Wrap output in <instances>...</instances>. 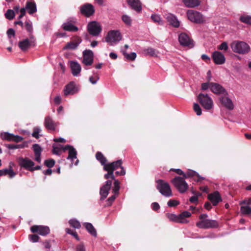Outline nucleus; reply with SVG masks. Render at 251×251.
<instances>
[{
  "mask_svg": "<svg viewBox=\"0 0 251 251\" xmlns=\"http://www.w3.org/2000/svg\"><path fill=\"white\" fill-rule=\"evenodd\" d=\"M122 161L121 160H118L116 161L107 163V165H105L103 169L104 171H107V173L104 175V178L105 179L111 178V179H115V176L114 175V171L119 168L121 169V171H117L115 174L117 176H124L126 174V171L124 167L122 166Z\"/></svg>",
  "mask_w": 251,
  "mask_h": 251,
  "instance_id": "nucleus-1",
  "label": "nucleus"
},
{
  "mask_svg": "<svg viewBox=\"0 0 251 251\" xmlns=\"http://www.w3.org/2000/svg\"><path fill=\"white\" fill-rule=\"evenodd\" d=\"M184 177L176 176L171 180V182L180 193H185L188 189V185Z\"/></svg>",
  "mask_w": 251,
  "mask_h": 251,
  "instance_id": "nucleus-2",
  "label": "nucleus"
},
{
  "mask_svg": "<svg viewBox=\"0 0 251 251\" xmlns=\"http://www.w3.org/2000/svg\"><path fill=\"white\" fill-rule=\"evenodd\" d=\"M232 50L236 53L244 54L248 53L250 50L249 46L244 42L234 41L231 44Z\"/></svg>",
  "mask_w": 251,
  "mask_h": 251,
  "instance_id": "nucleus-3",
  "label": "nucleus"
},
{
  "mask_svg": "<svg viewBox=\"0 0 251 251\" xmlns=\"http://www.w3.org/2000/svg\"><path fill=\"white\" fill-rule=\"evenodd\" d=\"M157 189L159 192L166 197L172 196L173 194L169 183L161 179L157 181Z\"/></svg>",
  "mask_w": 251,
  "mask_h": 251,
  "instance_id": "nucleus-4",
  "label": "nucleus"
},
{
  "mask_svg": "<svg viewBox=\"0 0 251 251\" xmlns=\"http://www.w3.org/2000/svg\"><path fill=\"white\" fill-rule=\"evenodd\" d=\"M198 100L203 108L208 110L213 108V101L208 94H200Z\"/></svg>",
  "mask_w": 251,
  "mask_h": 251,
  "instance_id": "nucleus-5",
  "label": "nucleus"
},
{
  "mask_svg": "<svg viewBox=\"0 0 251 251\" xmlns=\"http://www.w3.org/2000/svg\"><path fill=\"white\" fill-rule=\"evenodd\" d=\"M122 40V35L119 30H112L108 32L105 41L110 45L117 44Z\"/></svg>",
  "mask_w": 251,
  "mask_h": 251,
  "instance_id": "nucleus-6",
  "label": "nucleus"
},
{
  "mask_svg": "<svg viewBox=\"0 0 251 251\" xmlns=\"http://www.w3.org/2000/svg\"><path fill=\"white\" fill-rule=\"evenodd\" d=\"M187 15L188 19L195 23L201 24L204 21L202 15L200 12L194 10H188Z\"/></svg>",
  "mask_w": 251,
  "mask_h": 251,
  "instance_id": "nucleus-7",
  "label": "nucleus"
},
{
  "mask_svg": "<svg viewBox=\"0 0 251 251\" xmlns=\"http://www.w3.org/2000/svg\"><path fill=\"white\" fill-rule=\"evenodd\" d=\"M219 100L221 104L229 110H232L234 108V105L232 100L228 97L226 92L220 96Z\"/></svg>",
  "mask_w": 251,
  "mask_h": 251,
  "instance_id": "nucleus-8",
  "label": "nucleus"
},
{
  "mask_svg": "<svg viewBox=\"0 0 251 251\" xmlns=\"http://www.w3.org/2000/svg\"><path fill=\"white\" fill-rule=\"evenodd\" d=\"M87 30L91 35L96 36L99 35L101 32L102 28L99 23L92 21L88 24Z\"/></svg>",
  "mask_w": 251,
  "mask_h": 251,
  "instance_id": "nucleus-9",
  "label": "nucleus"
},
{
  "mask_svg": "<svg viewBox=\"0 0 251 251\" xmlns=\"http://www.w3.org/2000/svg\"><path fill=\"white\" fill-rule=\"evenodd\" d=\"M178 41L182 46L187 47L189 48H192L194 46L193 41L185 33H181L179 35Z\"/></svg>",
  "mask_w": 251,
  "mask_h": 251,
  "instance_id": "nucleus-10",
  "label": "nucleus"
},
{
  "mask_svg": "<svg viewBox=\"0 0 251 251\" xmlns=\"http://www.w3.org/2000/svg\"><path fill=\"white\" fill-rule=\"evenodd\" d=\"M94 61V53L90 50H85L83 51L82 63L86 66H91Z\"/></svg>",
  "mask_w": 251,
  "mask_h": 251,
  "instance_id": "nucleus-11",
  "label": "nucleus"
},
{
  "mask_svg": "<svg viewBox=\"0 0 251 251\" xmlns=\"http://www.w3.org/2000/svg\"><path fill=\"white\" fill-rule=\"evenodd\" d=\"M81 14L85 17H89L92 16L95 11L94 6L90 3L84 4L79 7Z\"/></svg>",
  "mask_w": 251,
  "mask_h": 251,
  "instance_id": "nucleus-12",
  "label": "nucleus"
},
{
  "mask_svg": "<svg viewBox=\"0 0 251 251\" xmlns=\"http://www.w3.org/2000/svg\"><path fill=\"white\" fill-rule=\"evenodd\" d=\"M196 226L200 228H209L217 227L218 224L215 220L206 219L197 222Z\"/></svg>",
  "mask_w": 251,
  "mask_h": 251,
  "instance_id": "nucleus-13",
  "label": "nucleus"
},
{
  "mask_svg": "<svg viewBox=\"0 0 251 251\" xmlns=\"http://www.w3.org/2000/svg\"><path fill=\"white\" fill-rule=\"evenodd\" d=\"M30 230L33 233H38L42 236H46L50 232L49 227L44 226H33L30 227Z\"/></svg>",
  "mask_w": 251,
  "mask_h": 251,
  "instance_id": "nucleus-14",
  "label": "nucleus"
},
{
  "mask_svg": "<svg viewBox=\"0 0 251 251\" xmlns=\"http://www.w3.org/2000/svg\"><path fill=\"white\" fill-rule=\"evenodd\" d=\"M0 137L2 140L16 142H21L24 139V138L21 136L15 135L7 132L1 133Z\"/></svg>",
  "mask_w": 251,
  "mask_h": 251,
  "instance_id": "nucleus-15",
  "label": "nucleus"
},
{
  "mask_svg": "<svg viewBox=\"0 0 251 251\" xmlns=\"http://www.w3.org/2000/svg\"><path fill=\"white\" fill-rule=\"evenodd\" d=\"M240 204L243 205L241 207V212L244 215H249L251 214V198H247L240 201Z\"/></svg>",
  "mask_w": 251,
  "mask_h": 251,
  "instance_id": "nucleus-16",
  "label": "nucleus"
},
{
  "mask_svg": "<svg viewBox=\"0 0 251 251\" xmlns=\"http://www.w3.org/2000/svg\"><path fill=\"white\" fill-rule=\"evenodd\" d=\"M78 91V88L74 82H71L65 86L64 89V95L67 96L74 95Z\"/></svg>",
  "mask_w": 251,
  "mask_h": 251,
  "instance_id": "nucleus-17",
  "label": "nucleus"
},
{
  "mask_svg": "<svg viewBox=\"0 0 251 251\" xmlns=\"http://www.w3.org/2000/svg\"><path fill=\"white\" fill-rule=\"evenodd\" d=\"M112 185V181L108 180L105 182V184L103 185L100 189V194L101 196V200L105 199L109 194Z\"/></svg>",
  "mask_w": 251,
  "mask_h": 251,
  "instance_id": "nucleus-18",
  "label": "nucleus"
},
{
  "mask_svg": "<svg viewBox=\"0 0 251 251\" xmlns=\"http://www.w3.org/2000/svg\"><path fill=\"white\" fill-rule=\"evenodd\" d=\"M19 165L21 167H23L29 171H32L33 167L34 166V163L27 158H20L19 159Z\"/></svg>",
  "mask_w": 251,
  "mask_h": 251,
  "instance_id": "nucleus-19",
  "label": "nucleus"
},
{
  "mask_svg": "<svg viewBox=\"0 0 251 251\" xmlns=\"http://www.w3.org/2000/svg\"><path fill=\"white\" fill-rule=\"evenodd\" d=\"M212 58L214 63L217 65L223 64L226 61L224 55L222 52L218 51H215L213 52Z\"/></svg>",
  "mask_w": 251,
  "mask_h": 251,
  "instance_id": "nucleus-20",
  "label": "nucleus"
},
{
  "mask_svg": "<svg viewBox=\"0 0 251 251\" xmlns=\"http://www.w3.org/2000/svg\"><path fill=\"white\" fill-rule=\"evenodd\" d=\"M75 19L74 18H71L70 22H66L63 24L62 27L65 31H71V32H76L78 31V28L76 26L72 24V23H75Z\"/></svg>",
  "mask_w": 251,
  "mask_h": 251,
  "instance_id": "nucleus-21",
  "label": "nucleus"
},
{
  "mask_svg": "<svg viewBox=\"0 0 251 251\" xmlns=\"http://www.w3.org/2000/svg\"><path fill=\"white\" fill-rule=\"evenodd\" d=\"M70 67L73 75L75 76H78L81 70L80 65L76 61H71L70 62Z\"/></svg>",
  "mask_w": 251,
  "mask_h": 251,
  "instance_id": "nucleus-22",
  "label": "nucleus"
},
{
  "mask_svg": "<svg viewBox=\"0 0 251 251\" xmlns=\"http://www.w3.org/2000/svg\"><path fill=\"white\" fill-rule=\"evenodd\" d=\"M127 2L131 9L140 12L142 9V3L140 0H127Z\"/></svg>",
  "mask_w": 251,
  "mask_h": 251,
  "instance_id": "nucleus-23",
  "label": "nucleus"
},
{
  "mask_svg": "<svg viewBox=\"0 0 251 251\" xmlns=\"http://www.w3.org/2000/svg\"><path fill=\"white\" fill-rule=\"evenodd\" d=\"M208 199L212 203L213 205H216L222 201V198L218 191H215L208 195Z\"/></svg>",
  "mask_w": 251,
  "mask_h": 251,
  "instance_id": "nucleus-24",
  "label": "nucleus"
},
{
  "mask_svg": "<svg viewBox=\"0 0 251 251\" xmlns=\"http://www.w3.org/2000/svg\"><path fill=\"white\" fill-rule=\"evenodd\" d=\"M63 150L69 151V155L67 157V159L71 160L72 161H73L74 159L76 158L77 151L73 146L68 145H66L64 147Z\"/></svg>",
  "mask_w": 251,
  "mask_h": 251,
  "instance_id": "nucleus-25",
  "label": "nucleus"
},
{
  "mask_svg": "<svg viewBox=\"0 0 251 251\" xmlns=\"http://www.w3.org/2000/svg\"><path fill=\"white\" fill-rule=\"evenodd\" d=\"M165 18L167 22L172 26L176 27L179 26V22L174 15L171 13H168L165 15Z\"/></svg>",
  "mask_w": 251,
  "mask_h": 251,
  "instance_id": "nucleus-26",
  "label": "nucleus"
},
{
  "mask_svg": "<svg viewBox=\"0 0 251 251\" xmlns=\"http://www.w3.org/2000/svg\"><path fill=\"white\" fill-rule=\"evenodd\" d=\"M13 165L12 163H10L9 167L2 170H0V176L8 175L9 177L12 178L14 177L16 174L12 169L11 165Z\"/></svg>",
  "mask_w": 251,
  "mask_h": 251,
  "instance_id": "nucleus-27",
  "label": "nucleus"
},
{
  "mask_svg": "<svg viewBox=\"0 0 251 251\" xmlns=\"http://www.w3.org/2000/svg\"><path fill=\"white\" fill-rule=\"evenodd\" d=\"M210 90L214 93L222 95L226 92L220 84L213 82H211Z\"/></svg>",
  "mask_w": 251,
  "mask_h": 251,
  "instance_id": "nucleus-28",
  "label": "nucleus"
},
{
  "mask_svg": "<svg viewBox=\"0 0 251 251\" xmlns=\"http://www.w3.org/2000/svg\"><path fill=\"white\" fill-rule=\"evenodd\" d=\"M44 125L48 129L50 130H54L57 126V124L50 116L45 118Z\"/></svg>",
  "mask_w": 251,
  "mask_h": 251,
  "instance_id": "nucleus-29",
  "label": "nucleus"
},
{
  "mask_svg": "<svg viewBox=\"0 0 251 251\" xmlns=\"http://www.w3.org/2000/svg\"><path fill=\"white\" fill-rule=\"evenodd\" d=\"M32 149L35 154V160L38 163H40L41 161V153L42 151L41 147L38 144H35L33 145Z\"/></svg>",
  "mask_w": 251,
  "mask_h": 251,
  "instance_id": "nucleus-30",
  "label": "nucleus"
},
{
  "mask_svg": "<svg viewBox=\"0 0 251 251\" xmlns=\"http://www.w3.org/2000/svg\"><path fill=\"white\" fill-rule=\"evenodd\" d=\"M25 7L27 12L30 15L37 11L36 3L33 1H27Z\"/></svg>",
  "mask_w": 251,
  "mask_h": 251,
  "instance_id": "nucleus-31",
  "label": "nucleus"
},
{
  "mask_svg": "<svg viewBox=\"0 0 251 251\" xmlns=\"http://www.w3.org/2000/svg\"><path fill=\"white\" fill-rule=\"evenodd\" d=\"M32 41L29 39H26L19 42V47L23 51H26L31 46Z\"/></svg>",
  "mask_w": 251,
  "mask_h": 251,
  "instance_id": "nucleus-32",
  "label": "nucleus"
},
{
  "mask_svg": "<svg viewBox=\"0 0 251 251\" xmlns=\"http://www.w3.org/2000/svg\"><path fill=\"white\" fill-rule=\"evenodd\" d=\"M185 5L188 7L194 8L199 6L200 0H182Z\"/></svg>",
  "mask_w": 251,
  "mask_h": 251,
  "instance_id": "nucleus-33",
  "label": "nucleus"
},
{
  "mask_svg": "<svg viewBox=\"0 0 251 251\" xmlns=\"http://www.w3.org/2000/svg\"><path fill=\"white\" fill-rule=\"evenodd\" d=\"M82 40L80 38H78L76 42H69L64 47V50H75L77 48L79 44L81 42Z\"/></svg>",
  "mask_w": 251,
  "mask_h": 251,
  "instance_id": "nucleus-34",
  "label": "nucleus"
},
{
  "mask_svg": "<svg viewBox=\"0 0 251 251\" xmlns=\"http://www.w3.org/2000/svg\"><path fill=\"white\" fill-rule=\"evenodd\" d=\"M84 226H85L86 229L88 231V232L92 236L94 237H97V233L96 229L92 225V224L90 223H84Z\"/></svg>",
  "mask_w": 251,
  "mask_h": 251,
  "instance_id": "nucleus-35",
  "label": "nucleus"
},
{
  "mask_svg": "<svg viewBox=\"0 0 251 251\" xmlns=\"http://www.w3.org/2000/svg\"><path fill=\"white\" fill-rule=\"evenodd\" d=\"M144 53L151 56H157L158 51L152 48H148L144 50Z\"/></svg>",
  "mask_w": 251,
  "mask_h": 251,
  "instance_id": "nucleus-36",
  "label": "nucleus"
},
{
  "mask_svg": "<svg viewBox=\"0 0 251 251\" xmlns=\"http://www.w3.org/2000/svg\"><path fill=\"white\" fill-rule=\"evenodd\" d=\"M96 157L97 159L100 162L101 164L103 166V167L105 165H107V164H106L107 161L106 158L100 152H97Z\"/></svg>",
  "mask_w": 251,
  "mask_h": 251,
  "instance_id": "nucleus-37",
  "label": "nucleus"
},
{
  "mask_svg": "<svg viewBox=\"0 0 251 251\" xmlns=\"http://www.w3.org/2000/svg\"><path fill=\"white\" fill-rule=\"evenodd\" d=\"M121 51L125 56V57L128 60H134L136 57V54L135 52H131L129 54L126 53V50L121 49Z\"/></svg>",
  "mask_w": 251,
  "mask_h": 251,
  "instance_id": "nucleus-38",
  "label": "nucleus"
},
{
  "mask_svg": "<svg viewBox=\"0 0 251 251\" xmlns=\"http://www.w3.org/2000/svg\"><path fill=\"white\" fill-rule=\"evenodd\" d=\"M69 223L71 226L75 228H79L81 227V225L79 222L75 219H71L69 221Z\"/></svg>",
  "mask_w": 251,
  "mask_h": 251,
  "instance_id": "nucleus-39",
  "label": "nucleus"
},
{
  "mask_svg": "<svg viewBox=\"0 0 251 251\" xmlns=\"http://www.w3.org/2000/svg\"><path fill=\"white\" fill-rule=\"evenodd\" d=\"M113 180H114V186H113V188L112 189V191L115 195H118L119 194V189L120 188V183L118 180L116 179L115 178V179H113Z\"/></svg>",
  "mask_w": 251,
  "mask_h": 251,
  "instance_id": "nucleus-40",
  "label": "nucleus"
},
{
  "mask_svg": "<svg viewBox=\"0 0 251 251\" xmlns=\"http://www.w3.org/2000/svg\"><path fill=\"white\" fill-rule=\"evenodd\" d=\"M240 21L245 24L251 25V16L242 15L240 17Z\"/></svg>",
  "mask_w": 251,
  "mask_h": 251,
  "instance_id": "nucleus-41",
  "label": "nucleus"
},
{
  "mask_svg": "<svg viewBox=\"0 0 251 251\" xmlns=\"http://www.w3.org/2000/svg\"><path fill=\"white\" fill-rule=\"evenodd\" d=\"M122 20L127 26H130L131 25L132 19L129 16L126 14L123 15L122 17Z\"/></svg>",
  "mask_w": 251,
  "mask_h": 251,
  "instance_id": "nucleus-42",
  "label": "nucleus"
},
{
  "mask_svg": "<svg viewBox=\"0 0 251 251\" xmlns=\"http://www.w3.org/2000/svg\"><path fill=\"white\" fill-rule=\"evenodd\" d=\"M195 176H197L199 177V179L198 181H199L200 179H204L203 177H201L197 173L193 171H189L186 174L185 173V174H184V178H187Z\"/></svg>",
  "mask_w": 251,
  "mask_h": 251,
  "instance_id": "nucleus-43",
  "label": "nucleus"
},
{
  "mask_svg": "<svg viewBox=\"0 0 251 251\" xmlns=\"http://www.w3.org/2000/svg\"><path fill=\"white\" fill-rule=\"evenodd\" d=\"M151 19L154 23H157L159 25H163V22L161 18H160V16H159L158 15H152L151 16Z\"/></svg>",
  "mask_w": 251,
  "mask_h": 251,
  "instance_id": "nucleus-44",
  "label": "nucleus"
},
{
  "mask_svg": "<svg viewBox=\"0 0 251 251\" xmlns=\"http://www.w3.org/2000/svg\"><path fill=\"white\" fill-rule=\"evenodd\" d=\"M25 26L26 30L28 32L31 33L32 32V30H33L32 24L30 21H29V20L26 21L25 23Z\"/></svg>",
  "mask_w": 251,
  "mask_h": 251,
  "instance_id": "nucleus-45",
  "label": "nucleus"
},
{
  "mask_svg": "<svg viewBox=\"0 0 251 251\" xmlns=\"http://www.w3.org/2000/svg\"><path fill=\"white\" fill-rule=\"evenodd\" d=\"M41 129L39 127H35L33 128V131L32 133V136L36 139L39 138L40 137L39 133L41 132Z\"/></svg>",
  "mask_w": 251,
  "mask_h": 251,
  "instance_id": "nucleus-46",
  "label": "nucleus"
},
{
  "mask_svg": "<svg viewBox=\"0 0 251 251\" xmlns=\"http://www.w3.org/2000/svg\"><path fill=\"white\" fill-rule=\"evenodd\" d=\"M5 17L9 20H12L15 16L14 11L12 10H8L5 14Z\"/></svg>",
  "mask_w": 251,
  "mask_h": 251,
  "instance_id": "nucleus-47",
  "label": "nucleus"
},
{
  "mask_svg": "<svg viewBox=\"0 0 251 251\" xmlns=\"http://www.w3.org/2000/svg\"><path fill=\"white\" fill-rule=\"evenodd\" d=\"M193 108L197 115L200 116L201 114V109L198 103L194 104Z\"/></svg>",
  "mask_w": 251,
  "mask_h": 251,
  "instance_id": "nucleus-48",
  "label": "nucleus"
},
{
  "mask_svg": "<svg viewBox=\"0 0 251 251\" xmlns=\"http://www.w3.org/2000/svg\"><path fill=\"white\" fill-rule=\"evenodd\" d=\"M179 204V201L175 200H170L168 201L167 204L169 207H175Z\"/></svg>",
  "mask_w": 251,
  "mask_h": 251,
  "instance_id": "nucleus-49",
  "label": "nucleus"
},
{
  "mask_svg": "<svg viewBox=\"0 0 251 251\" xmlns=\"http://www.w3.org/2000/svg\"><path fill=\"white\" fill-rule=\"evenodd\" d=\"M64 147H55V145H53V153L54 154H57V155H60L62 150H63V148Z\"/></svg>",
  "mask_w": 251,
  "mask_h": 251,
  "instance_id": "nucleus-50",
  "label": "nucleus"
},
{
  "mask_svg": "<svg viewBox=\"0 0 251 251\" xmlns=\"http://www.w3.org/2000/svg\"><path fill=\"white\" fill-rule=\"evenodd\" d=\"M29 240L33 242H37L39 239V237L35 234L29 235L28 236Z\"/></svg>",
  "mask_w": 251,
  "mask_h": 251,
  "instance_id": "nucleus-51",
  "label": "nucleus"
},
{
  "mask_svg": "<svg viewBox=\"0 0 251 251\" xmlns=\"http://www.w3.org/2000/svg\"><path fill=\"white\" fill-rule=\"evenodd\" d=\"M99 79V76L98 75H95L94 76H91L89 77V81L92 84H95L97 83Z\"/></svg>",
  "mask_w": 251,
  "mask_h": 251,
  "instance_id": "nucleus-52",
  "label": "nucleus"
},
{
  "mask_svg": "<svg viewBox=\"0 0 251 251\" xmlns=\"http://www.w3.org/2000/svg\"><path fill=\"white\" fill-rule=\"evenodd\" d=\"M44 163L47 167L51 168L54 166L55 161L53 159L46 160Z\"/></svg>",
  "mask_w": 251,
  "mask_h": 251,
  "instance_id": "nucleus-53",
  "label": "nucleus"
},
{
  "mask_svg": "<svg viewBox=\"0 0 251 251\" xmlns=\"http://www.w3.org/2000/svg\"><path fill=\"white\" fill-rule=\"evenodd\" d=\"M228 48L227 44L224 42H223L219 46L218 49L220 50L226 51Z\"/></svg>",
  "mask_w": 251,
  "mask_h": 251,
  "instance_id": "nucleus-54",
  "label": "nucleus"
},
{
  "mask_svg": "<svg viewBox=\"0 0 251 251\" xmlns=\"http://www.w3.org/2000/svg\"><path fill=\"white\" fill-rule=\"evenodd\" d=\"M7 34L8 38L10 40L12 37H14L15 35V31L12 28L9 29L7 31Z\"/></svg>",
  "mask_w": 251,
  "mask_h": 251,
  "instance_id": "nucleus-55",
  "label": "nucleus"
},
{
  "mask_svg": "<svg viewBox=\"0 0 251 251\" xmlns=\"http://www.w3.org/2000/svg\"><path fill=\"white\" fill-rule=\"evenodd\" d=\"M168 218L169 219V220H170L171 221L177 222V220H178L177 215H176L174 214H168Z\"/></svg>",
  "mask_w": 251,
  "mask_h": 251,
  "instance_id": "nucleus-56",
  "label": "nucleus"
},
{
  "mask_svg": "<svg viewBox=\"0 0 251 251\" xmlns=\"http://www.w3.org/2000/svg\"><path fill=\"white\" fill-rule=\"evenodd\" d=\"M177 223H180L182 224H186L188 222V221L186 219V218L184 217H180V214L177 215Z\"/></svg>",
  "mask_w": 251,
  "mask_h": 251,
  "instance_id": "nucleus-57",
  "label": "nucleus"
},
{
  "mask_svg": "<svg viewBox=\"0 0 251 251\" xmlns=\"http://www.w3.org/2000/svg\"><path fill=\"white\" fill-rule=\"evenodd\" d=\"M211 83H203L201 84V89L206 90L208 88L210 89Z\"/></svg>",
  "mask_w": 251,
  "mask_h": 251,
  "instance_id": "nucleus-58",
  "label": "nucleus"
},
{
  "mask_svg": "<svg viewBox=\"0 0 251 251\" xmlns=\"http://www.w3.org/2000/svg\"><path fill=\"white\" fill-rule=\"evenodd\" d=\"M191 216V213L187 211H185L180 214V217H184L185 218L189 217Z\"/></svg>",
  "mask_w": 251,
  "mask_h": 251,
  "instance_id": "nucleus-59",
  "label": "nucleus"
},
{
  "mask_svg": "<svg viewBox=\"0 0 251 251\" xmlns=\"http://www.w3.org/2000/svg\"><path fill=\"white\" fill-rule=\"evenodd\" d=\"M76 251H86L85 248L83 245L79 244L76 247Z\"/></svg>",
  "mask_w": 251,
  "mask_h": 251,
  "instance_id": "nucleus-60",
  "label": "nucleus"
},
{
  "mask_svg": "<svg viewBox=\"0 0 251 251\" xmlns=\"http://www.w3.org/2000/svg\"><path fill=\"white\" fill-rule=\"evenodd\" d=\"M61 98L59 95L57 96L54 99V102L56 104H59L61 103Z\"/></svg>",
  "mask_w": 251,
  "mask_h": 251,
  "instance_id": "nucleus-61",
  "label": "nucleus"
},
{
  "mask_svg": "<svg viewBox=\"0 0 251 251\" xmlns=\"http://www.w3.org/2000/svg\"><path fill=\"white\" fill-rule=\"evenodd\" d=\"M160 208V206L157 202H153L152 203V208L153 210L156 211Z\"/></svg>",
  "mask_w": 251,
  "mask_h": 251,
  "instance_id": "nucleus-62",
  "label": "nucleus"
},
{
  "mask_svg": "<svg viewBox=\"0 0 251 251\" xmlns=\"http://www.w3.org/2000/svg\"><path fill=\"white\" fill-rule=\"evenodd\" d=\"M171 170H173V171L176 172L178 175H182L183 176L182 177H184V174H185V173L181 170H180L179 169H171Z\"/></svg>",
  "mask_w": 251,
  "mask_h": 251,
  "instance_id": "nucleus-63",
  "label": "nucleus"
},
{
  "mask_svg": "<svg viewBox=\"0 0 251 251\" xmlns=\"http://www.w3.org/2000/svg\"><path fill=\"white\" fill-rule=\"evenodd\" d=\"M190 201L192 203H197L198 201V198L197 196H194L190 198Z\"/></svg>",
  "mask_w": 251,
  "mask_h": 251,
  "instance_id": "nucleus-64",
  "label": "nucleus"
}]
</instances>
